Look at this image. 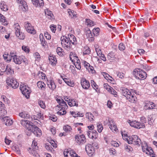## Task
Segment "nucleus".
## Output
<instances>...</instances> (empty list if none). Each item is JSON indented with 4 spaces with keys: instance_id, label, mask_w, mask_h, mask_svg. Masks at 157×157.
<instances>
[{
    "instance_id": "nucleus-1",
    "label": "nucleus",
    "mask_w": 157,
    "mask_h": 157,
    "mask_svg": "<svg viewBox=\"0 0 157 157\" xmlns=\"http://www.w3.org/2000/svg\"><path fill=\"white\" fill-rule=\"evenodd\" d=\"M21 125L29 131L32 132L35 136H40L42 135L40 129L33 124L30 121L26 120H22L21 121Z\"/></svg>"
},
{
    "instance_id": "nucleus-2",
    "label": "nucleus",
    "mask_w": 157,
    "mask_h": 157,
    "mask_svg": "<svg viewBox=\"0 0 157 157\" xmlns=\"http://www.w3.org/2000/svg\"><path fill=\"white\" fill-rule=\"evenodd\" d=\"M57 102L59 105H58L57 107H58V110L59 111L57 113L60 115H64L66 113V109H67L68 106L64 100L60 98L59 97L56 98Z\"/></svg>"
},
{
    "instance_id": "nucleus-3",
    "label": "nucleus",
    "mask_w": 157,
    "mask_h": 157,
    "mask_svg": "<svg viewBox=\"0 0 157 157\" xmlns=\"http://www.w3.org/2000/svg\"><path fill=\"white\" fill-rule=\"evenodd\" d=\"M121 90L122 94L125 96L129 101L131 102L134 103L136 102V98L133 95L128 89L124 87H121Z\"/></svg>"
},
{
    "instance_id": "nucleus-4",
    "label": "nucleus",
    "mask_w": 157,
    "mask_h": 157,
    "mask_svg": "<svg viewBox=\"0 0 157 157\" xmlns=\"http://www.w3.org/2000/svg\"><path fill=\"white\" fill-rule=\"evenodd\" d=\"M140 121L141 122H138L136 121H132L130 120L128 121V122L132 127L137 129L144 128L145 127L144 123L146 122V118L144 117H141L140 118Z\"/></svg>"
},
{
    "instance_id": "nucleus-5",
    "label": "nucleus",
    "mask_w": 157,
    "mask_h": 157,
    "mask_svg": "<svg viewBox=\"0 0 157 157\" xmlns=\"http://www.w3.org/2000/svg\"><path fill=\"white\" fill-rule=\"evenodd\" d=\"M129 139V140L128 142L129 144H132L139 146L141 144V140L137 135H132L130 137Z\"/></svg>"
},
{
    "instance_id": "nucleus-6",
    "label": "nucleus",
    "mask_w": 157,
    "mask_h": 157,
    "mask_svg": "<svg viewBox=\"0 0 157 157\" xmlns=\"http://www.w3.org/2000/svg\"><path fill=\"white\" fill-rule=\"evenodd\" d=\"M61 44L62 47L65 49L67 50L71 47V44L67 40V36H61L60 38Z\"/></svg>"
},
{
    "instance_id": "nucleus-7",
    "label": "nucleus",
    "mask_w": 157,
    "mask_h": 157,
    "mask_svg": "<svg viewBox=\"0 0 157 157\" xmlns=\"http://www.w3.org/2000/svg\"><path fill=\"white\" fill-rule=\"evenodd\" d=\"M7 84L13 89H16L19 86V83L17 79L13 78L8 77L6 80Z\"/></svg>"
},
{
    "instance_id": "nucleus-8",
    "label": "nucleus",
    "mask_w": 157,
    "mask_h": 157,
    "mask_svg": "<svg viewBox=\"0 0 157 157\" xmlns=\"http://www.w3.org/2000/svg\"><path fill=\"white\" fill-rule=\"evenodd\" d=\"M133 74L136 78L140 79H144L147 77L146 73L140 69H138L137 71H134Z\"/></svg>"
},
{
    "instance_id": "nucleus-9",
    "label": "nucleus",
    "mask_w": 157,
    "mask_h": 157,
    "mask_svg": "<svg viewBox=\"0 0 157 157\" xmlns=\"http://www.w3.org/2000/svg\"><path fill=\"white\" fill-rule=\"evenodd\" d=\"M75 141L79 145H82L86 142L85 136L83 134H77L75 135Z\"/></svg>"
},
{
    "instance_id": "nucleus-10",
    "label": "nucleus",
    "mask_w": 157,
    "mask_h": 157,
    "mask_svg": "<svg viewBox=\"0 0 157 157\" xmlns=\"http://www.w3.org/2000/svg\"><path fill=\"white\" fill-rule=\"evenodd\" d=\"M20 89L22 94L26 98L28 99L29 98L30 92V88L28 86L26 85L22 86L20 85Z\"/></svg>"
},
{
    "instance_id": "nucleus-11",
    "label": "nucleus",
    "mask_w": 157,
    "mask_h": 157,
    "mask_svg": "<svg viewBox=\"0 0 157 157\" xmlns=\"http://www.w3.org/2000/svg\"><path fill=\"white\" fill-rule=\"evenodd\" d=\"M63 154L65 157H80L73 150L70 149H68L66 151H64Z\"/></svg>"
},
{
    "instance_id": "nucleus-12",
    "label": "nucleus",
    "mask_w": 157,
    "mask_h": 157,
    "mask_svg": "<svg viewBox=\"0 0 157 157\" xmlns=\"http://www.w3.org/2000/svg\"><path fill=\"white\" fill-rule=\"evenodd\" d=\"M85 150L89 156H91L95 153V149L91 145L88 144L85 146Z\"/></svg>"
},
{
    "instance_id": "nucleus-13",
    "label": "nucleus",
    "mask_w": 157,
    "mask_h": 157,
    "mask_svg": "<svg viewBox=\"0 0 157 157\" xmlns=\"http://www.w3.org/2000/svg\"><path fill=\"white\" fill-rule=\"evenodd\" d=\"M26 59L23 56H16L13 58V61L16 64H20L21 63L22 61L25 63H26Z\"/></svg>"
},
{
    "instance_id": "nucleus-14",
    "label": "nucleus",
    "mask_w": 157,
    "mask_h": 157,
    "mask_svg": "<svg viewBox=\"0 0 157 157\" xmlns=\"http://www.w3.org/2000/svg\"><path fill=\"white\" fill-rule=\"evenodd\" d=\"M25 27L27 32L31 34H35L36 33V30L34 29L33 26L29 22H25Z\"/></svg>"
},
{
    "instance_id": "nucleus-15",
    "label": "nucleus",
    "mask_w": 157,
    "mask_h": 157,
    "mask_svg": "<svg viewBox=\"0 0 157 157\" xmlns=\"http://www.w3.org/2000/svg\"><path fill=\"white\" fill-rule=\"evenodd\" d=\"M15 34L16 36L20 39L24 40L25 38V36L24 33L20 32V27L18 25L15 28Z\"/></svg>"
},
{
    "instance_id": "nucleus-16",
    "label": "nucleus",
    "mask_w": 157,
    "mask_h": 157,
    "mask_svg": "<svg viewBox=\"0 0 157 157\" xmlns=\"http://www.w3.org/2000/svg\"><path fill=\"white\" fill-rule=\"evenodd\" d=\"M67 38L71 44L75 45L77 44L76 38L73 35L71 34H68Z\"/></svg>"
},
{
    "instance_id": "nucleus-17",
    "label": "nucleus",
    "mask_w": 157,
    "mask_h": 157,
    "mask_svg": "<svg viewBox=\"0 0 157 157\" xmlns=\"http://www.w3.org/2000/svg\"><path fill=\"white\" fill-rule=\"evenodd\" d=\"M81 84L82 87L85 89H88L90 86L89 82L86 79H83L81 80Z\"/></svg>"
},
{
    "instance_id": "nucleus-18",
    "label": "nucleus",
    "mask_w": 157,
    "mask_h": 157,
    "mask_svg": "<svg viewBox=\"0 0 157 157\" xmlns=\"http://www.w3.org/2000/svg\"><path fill=\"white\" fill-rule=\"evenodd\" d=\"M108 121L109 122V128L113 132H116L118 130V129L116 125L114 122V121L111 119H109Z\"/></svg>"
},
{
    "instance_id": "nucleus-19",
    "label": "nucleus",
    "mask_w": 157,
    "mask_h": 157,
    "mask_svg": "<svg viewBox=\"0 0 157 157\" xmlns=\"http://www.w3.org/2000/svg\"><path fill=\"white\" fill-rule=\"evenodd\" d=\"M0 118L1 120L3 121L6 120L5 122L6 125L7 126H10L13 123V121L11 119H9L8 117H3V116H0Z\"/></svg>"
},
{
    "instance_id": "nucleus-20",
    "label": "nucleus",
    "mask_w": 157,
    "mask_h": 157,
    "mask_svg": "<svg viewBox=\"0 0 157 157\" xmlns=\"http://www.w3.org/2000/svg\"><path fill=\"white\" fill-rule=\"evenodd\" d=\"M87 134L89 138H92V139H96L98 136V132L95 130L87 132Z\"/></svg>"
},
{
    "instance_id": "nucleus-21",
    "label": "nucleus",
    "mask_w": 157,
    "mask_h": 157,
    "mask_svg": "<svg viewBox=\"0 0 157 157\" xmlns=\"http://www.w3.org/2000/svg\"><path fill=\"white\" fill-rule=\"evenodd\" d=\"M49 63L53 66H56L57 60L55 56H50L49 57Z\"/></svg>"
},
{
    "instance_id": "nucleus-22",
    "label": "nucleus",
    "mask_w": 157,
    "mask_h": 157,
    "mask_svg": "<svg viewBox=\"0 0 157 157\" xmlns=\"http://www.w3.org/2000/svg\"><path fill=\"white\" fill-rule=\"evenodd\" d=\"M155 106V105L153 102L148 101L145 103L144 107L146 109H153Z\"/></svg>"
},
{
    "instance_id": "nucleus-23",
    "label": "nucleus",
    "mask_w": 157,
    "mask_h": 157,
    "mask_svg": "<svg viewBox=\"0 0 157 157\" xmlns=\"http://www.w3.org/2000/svg\"><path fill=\"white\" fill-rule=\"evenodd\" d=\"M69 56L70 59L73 63H75L76 61L79 60L78 57L76 56V54L72 52L70 53Z\"/></svg>"
},
{
    "instance_id": "nucleus-24",
    "label": "nucleus",
    "mask_w": 157,
    "mask_h": 157,
    "mask_svg": "<svg viewBox=\"0 0 157 157\" xmlns=\"http://www.w3.org/2000/svg\"><path fill=\"white\" fill-rule=\"evenodd\" d=\"M33 4L36 7L39 6L40 7L43 6L44 2L43 0H31Z\"/></svg>"
},
{
    "instance_id": "nucleus-25",
    "label": "nucleus",
    "mask_w": 157,
    "mask_h": 157,
    "mask_svg": "<svg viewBox=\"0 0 157 157\" xmlns=\"http://www.w3.org/2000/svg\"><path fill=\"white\" fill-rule=\"evenodd\" d=\"M38 87L42 91H44L45 89L46 85L44 83L41 81H39L37 83Z\"/></svg>"
},
{
    "instance_id": "nucleus-26",
    "label": "nucleus",
    "mask_w": 157,
    "mask_h": 157,
    "mask_svg": "<svg viewBox=\"0 0 157 157\" xmlns=\"http://www.w3.org/2000/svg\"><path fill=\"white\" fill-rule=\"evenodd\" d=\"M5 72L8 75H11L14 73V71L10 65H7L5 71Z\"/></svg>"
},
{
    "instance_id": "nucleus-27",
    "label": "nucleus",
    "mask_w": 157,
    "mask_h": 157,
    "mask_svg": "<svg viewBox=\"0 0 157 157\" xmlns=\"http://www.w3.org/2000/svg\"><path fill=\"white\" fill-rule=\"evenodd\" d=\"M48 85L49 88L52 90L55 89L56 87L54 81L52 80L48 81Z\"/></svg>"
},
{
    "instance_id": "nucleus-28",
    "label": "nucleus",
    "mask_w": 157,
    "mask_h": 157,
    "mask_svg": "<svg viewBox=\"0 0 157 157\" xmlns=\"http://www.w3.org/2000/svg\"><path fill=\"white\" fill-rule=\"evenodd\" d=\"M68 104L70 106H78V102L76 99H71L69 100Z\"/></svg>"
},
{
    "instance_id": "nucleus-29",
    "label": "nucleus",
    "mask_w": 157,
    "mask_h": 157,
    "mask_svg": "<svg viewBox=\"0 0 157 157\" xmlns=\"http://www.w3.org/2000/svg\"><path fill=\"white\" fill-rule=\"evenodd\" d=\"M0 8L1 10L4 11H6L8 10L7 6L4 1L1 2L0 4Z\"/></svg>"
},
{
    "instance_id": "nucleus-30",
    "label": "nucleus",
    "mask_w": 157,
    "mask_h": 157,
    "mask_svg": "<svg viewBox=\"0 0 157 157\" xmlns=\"http://www.w3.org/2000/svg\"><path fill=\"white\" fill-rule=\"evenodd\" d=\"M61 77L64 82L68 86L71 87H73L74 86V82L72 81H71L70 79L66 78H63L62 76H61Z\"/></svg>"
},
{
    "instance_id": "nucleus-31",
    "label": "nucleus",
    "mask_w": 157,
    "mask_h": 157,
    "mask_svg": "<svg viewBox=\"0 0 157 157\" xmlns=\"http://www.w3.org/2000/svg\"><path fill=\"white\" fill-rule=\"evenodd\" d=\"M19 116L22 118L29 119L30 118V116L29 113L25 112H22L19 114Z\"/></svg>"
},
{
    "instance_id": "nucleus-32",
    "label": "nucleus",
    "mask_w": 157,
    "mask_h": 157,
    "mask_svg": "<svg viewBox=\"0 0 157 157\" xmlns=\"http://www.w3.org/2000/svg\"><path fill=\"white\" fill-rule=\"evenodd\" d=\"M5 18V17L3 15L0 13V21L3 23V25H7L8 23Z\"/></svg>"
},
{
    "instance_id": "nucleus-33",
    "label": "nucleus",
    "mask_w": 157,
    "mask_h": 157,
    "mask_svg": "<svg viewBox=\"0 0 157 157\" xmlns=\"http://www.w3.org/2000/svg\"><path fill=\"white\" fill-rule=\"evenodd\" d=\"M17 2L18 4H20V6H22L23 8L25 10H26L27 8V4L26 2L23 0H17Z\"/></svg>"
},
{
    "instance_id": "nucleus-34",
    "label": "nucleus",
    "mask_w": 157,
    "mask_h": 157,
    "mask_svg": "<svg viewBox=\"0 0 157 157\" xmlns=\"http://www.w3.org/2000/svg\"><path fill=\"white\" fill-rule=\"evenodd\" d=\"M103 75L106 79L109 80L110 82L114 81V79L107 73H104Z\"/></svg>"
},
{
    "instance_id": "nucleus-35",
    "label": "nucleus",
    "mask_w": 157,
    "mask_h": 157,
    "mask_svg": "<svg viewBox=\"0 0 157 157\" xmlns=\"http://www.w3.org/2000/svg\"><path fill=\"white\" fill-rule=\"evenodd\" d=\"M107 58L109 59H113L115 58L114 53L112 51L108 54Z\"/></svg>"
},
{
    "instance_id": "nucleus-36",
    "label": "nucleus",
    "mask_w": 157,
    "mask_h": 157,
    "mask_svg": "<svg viewBox=\"0 0 157 157\" xmlns=\"http://www.w3.org/2000/svg\"><path fill=\"white\" fill-rule=\"evenodd\" d=\"M95 50L98 56H100V54L101 53V50L99 48V46L98 45L96 44L94 45Z\"/></svg>"
},
{
    "instance_id": "nucleus-37",
    "label": "nucleus",
    "mask_w": 157,
    "mask_h": 157,
    "mask_svg": "<svg viewBox=\"0 0 157 157\" xmlns=\"http://www.w3.org/2000/svg\"><path fill=\"white\" fill-rule=\"evenodd\" d=\"M121 134H122V138L123 140L126 141L128 143V142H129V139L130 138V137H131V136H128L126 134L123 133V132H121Z\"/></svg>"
},
{
    "instance_id": "nucleus-38",
    "label": "nucleus",
    "mask_w": 157,
    "mask_h": 157,
    "mask_svg": "<svg viewBox=\"0 0 157 157\" xmlns=\"http://www.w3.org/2000/svg\"><path fill=\"white\" fill-rule=\"evenodd\" d=\"M86 117L88 118L89 120L91 121H93V117H94L93 115L90 113H86Z\"/></svg>"
},
{
    "instance_id": "nucleus-39",
    "label": "nucleus",
    "mask_w": 157,
    "mask_h": 157,
    "mask_svg": "<svg viewBox=\"0 0 157 157\" xmlns=\"http://www.w3.org/2000/svg\"><path fill=\"white\" fill-rule=\"evenodd\" d=\"M63 129L66 132L69 133L71 131L72 128L70 126L66 125L63 127Z\"/></svg>"
},
{
    "instance_id": "nucleus-40",
    "label": "nucleus",
    "mask_w": 157,
    "mask_h": 157,
    "mask_svg": "<svg viewBox=\"0 0 157 157\" xmlns=\"http://www.w3.org/2000/svg\"><path fill=\"white\" fill-rule=\"evenodd\" d=\"M75 65V67L78 69L80 70L81 69V65L80 60L76 61L73 63Z\"/></svg>"
},
{
    "instance_id": "nucleus-41",
    "label": "nucleus",
    "mask_w": 157,
    "mask_h": 157,
    "mask_svg": "<svg viewBox=\"0 0 157 157\" xmlns=\"http://www.w3.org/2000/svg\"><path fill=\"white\" fill-rule=\"evenodd\" d=\"M7 113V112L5 109H4V107H0V115L1 116H4Z\"/></svg>"
},
{
    "instance_id": "nucleus-42",
    "label": "nucleus",
    "mask_w": 157,
    "mask_h": 157,
    "mask_svg": "<svg viewBox=\"0 0 157 157\" xmlns=\"http://www.w3.org/2000/svg\"><path fill=\"white\" fill-rule=\"evenodd\" d=\"M86 23L87 25H89L90 26H92L94 25V22L88 19H86Z\"/></svg>"
},
{
    "instance_id": "nucleus-43",
    "label": "nucleus",
    "mask_w": 157,
    "mask_h": 157,
    "mask_svg": "<svg viewBox=\"0 0 157 157\" xmlns=\"http://www.w3.org/2000/svg\"><path fill=\"white\" fill-rule=\"evenodd\" d=\"M56 52L58 55L62 56L63 55V50L60 47H58L56 49Z\"/></svg>"
},
{
    "instance_id": "nucleus-44",
    "label": "nucleus",
    "mask_w": 157,
    "mask_h": 157,
    "mask_svg": "<svg viewBox=\"0 0 157 157\" xmlns=\"http://www.w3.org/2000/svg\"><path fill=\"white\" fill-rule=\"evenodd\" d=\"M87 70L88 71L89 73L92 74H94L95 72V71L94 70V67L91 65L89 66V67Z\"/></svg>"
},
{
    "instance_id": "nucleus-45",
    "label": "nucleus",
    "mask_w": 157,
    "mask_h": 157,
    "mask_svg": "<svg viewBox=\"0 0 157 157\" xmlns=\"http://www.w3.org/2000/svg\"><path fill=\"white\" fill-rule=\"evenodd\" d=\"M39 105L41 108L44 109L46 108V106L44 102L42 100H39L38 101Z\"/></svg>"
},
{
    "instance_id": "nucleus-46",
    "label": "nucleus",
    "mask_w": 157,
    "mask_h": 157,
    "mask_svg": "<svg viewBox=\"0 0 157 157\" xmlns=\"http://www.w3.org/2000/svg\"><path fill=\"white\" fill-rule=\"evenodd\" d=\"M40 40L41 41V44L44 47L46 45V42L45 41V39L43 38V36L42 35V37L41 38L40 35Z\"/></svg>"
},
{
    "instance_id": "nucleus-47",
    "label": "nucleus",
    "mask_w": 157,
    "mask_h": 157,
    "mask_svg": "<svg viewBox=\"0 0 157 157\" xmlns=\"http://www.w3.org/2000/svg\"><path fill=\"white\" fill-rule=\"evenodd\" d=\"M91 84L93 87L97 91L96 89H98V86L97 85L96 83L94 80H91Z\"/></svg>"
},
{
    "instance_id": "nucleus-48",
    "label": "nucleus",
    "mask_w": 157,
    "mask_h": 157,
    "mask_svg": "<svg viewBox=\"0 0 157 157\" xmlns=\"http://www.w3.org/2000/svg\"><path fill=\"white\" fill-rule=\"evenodd\" d=\"M104 87L105 89L109 92L111 90L112 87L110 86L108 84L104 83Z\"/></svg>"
},
{
    "instance_id": "nucleus-49",
    "label": "nucleus",
    "mask_w": 157,
    "mask_h": 157,
    "mask_svg": "<svg viewBox=\"0 0 157 157\" xmlns=\"http://www.w3.org/2000/svg\"><path fill=\"white\" fill-rule=\"evenodd\" d=\"M90 49L88 47L85 48L83 52L84 55H87L90 53Z\"/></svg>"
},
{
    "instance_id": "nucleus-50",
    "label": "nucleus",
    "mask_w": 157,
    "mask_h": 157,
    "mask_svg": "<svg viewBox=\"0 0 157 157\" xmlns=\"http://www.w3.org/2000/svg\"><path fill=\"white\" fill-rule=\"evenodd\" d=\"M100 29L99 28H97L96 29H94L93 30V33L95 35L97 36L99 34Z\"/></svg>"
},
{
    "instance_id": "nucleus-51",
    "label": "nucleus",
    "mask_w": 157,
    "mask_h": 157,
    "mask_svg": "<svg viewBox=\"0 0 157 157\" xmlns=\"http://www.w3.org/2000/svg\"><path fill=\"white\" fill-rule=\"evenodd\" d=\"M124 147L126 151L129 152L132 150V148L129 145L126 144L125 145Z\"/></svg>"
},
{
    "instance_id": "nucleus-52",
    "label": "nucleus",
    "mask_w": 157,
    "mask_h": 157,
    "mask_svg": "<svg viewBox=\"0 0 157 157\" xmlns=\"http://www.w3.org/2000/svg\"><path fill=\"white\" fill-rule=\"evenodd\" d=\"M119 49L120 51H123L125 48V46L123 43H121L119 45Z\"/></svg>"
},
{
    "instance_id": "nucleus-53",
    "label": "nucleus",
    "mask_w": 157,
    "mask_h": 157,
    "mask_svg": "<svg viewBox=\"0 0 157 157\" xmlns=\"http://www.w3.org/2000/svg\"><path fill=\"white\" fill-rule=\"evenodd\" d=\"M146 150L147 151V152H146L147 154H149V153L151 156L152 157H155V156H154L155 154L152 153L153 150H151V148L150 149V151L149 150L148 148H146Z\"/></svg>"
},
{
    "instance_id": "nucleus-54",
    "label": "nucleus",
    "mask_w": 157,
    "mask_h": 157,
    "mask_svg": "<svg viewBox=\"0 0 157 157\" xmlns=\"http://www.w3.org/2000/svg\"><path fill=\"white\" fill-rule=\"evenodd\" d=\"M45 12L46 15L50 16V18L52 17V16H53L52 12L51 11L47 10V11H45Z\"/></svg>"
},
{
    "instance_id": "nucleus-55",
    "label": "nucleus",
    "mask_w": 157,
    "mask_h": 157,
    "mask_svg": "<svg viewBox=\"0 0 157 157\" xmlns=\"http://www.w3.org/2000/svg\"><path fill=\"white\" fill-rule=\"evenodd\" d=\"M98 127V130L99 132H101L102 130L103 129V127L101 124H100L98 123L97 124Z\"/></svg>"
},
{
    "instance_id": "nucleus-56",
    "label": "nucleus",
    "mask_w": 157,
    "mask_h": 157,
    "mask_svg": "<svg viewBox=\"0 0 157 157\" xmlns=\"http://www.w3.org/2000/svg\"><path fill=\"white\" fill-rule=\"evenodd\" d=\"M111 144L114 147H118L119 146V144L116 141L112 140L111 141Z\"/></svg>"
},
{
    "instance_id": "nucleus-57",
    "label": "nucleus",
    "mask_w": 157,
    "mask_h": 157,
    "mask_svg": "<svg viewBox=\"0 0 157 157\" xmlns=\"http://www.w3.org/2000/svg\"><path fill=\"white\" fill-rule=\"evenodd\" d=\"M68 11V13L69 14V15H70L71 18L73 17H74L75 16L76 14L74 13V11H72L71 10L69 9Z\"/></svg>"
},
{
    "instance_id": "nucleus-58",
    "label": "nucleus",
    "mask_w": 157,
    "mask_h": 157,
    "mask_svg": "<svg viewBox=\"0 0 157 157\" xmlns=\"http://www.w3.org/2000/svg\"><path fill=\"white\" fill-rule=\"evenodd\" d=\"M86 35L87 37H88V38L89 37H90L91 36H93L91 31H90L89 29L87 30V31H86Z\"/></svg>"
},
{
    "instance_id": "nucleus-59",
    "label": "nucleus",
    "mask_w": 157,
    "mask_h": 157,
    "mask_svg": "<svg viewBox=\"0 0 157 157\" xmlns=\"http://www.w3.org/2000/svg\"><path fill=\"white\" fill-rule=\"evenodd\" d=\"M82 63L86 69H87L89 66L90 65L89 63L85 61H83L82 62Z\"/></svg>"
},
{
    "instance_id": "nucleus-60",
    "label": "nucleus",
    "mask_w": 157,
    "mask_h": 157,
    "mask_svg": "<svg viewBox=\"0 0 157 157\" xmlns=\"http://www.w3.org/2000/svg\"><path fill=\"white\" fill-rule=\"evenodd\" d=\"M22 49L25 52L28 53L29 52V50L26 46H23L22 47Z\"/></svg>"
},
{
    "instance_id": "nucleus-61",
    "label": "nucleus",
    "mask_w": 157,
    "mask_h": 157,
    "mask_svg": "<svg viewBox=\"0 0 157 157\" xmlns=\"http://www.w3.org/2000/svg\"><path fill=\"white\" fill-rule=\"evenodd\" d=\"M111 90L110 91V92L111 94H113L115 97H116L117 95V93L116 91L113 89L112 88V89H111Z\"/></svg>"
},
{
    "instance_id": "nucleus-62",
    "label": "nucleus",
    "mask_w": 157,
    "mask_h": 157,
    "mask_svg": "<svg viewBox=\"0 0 157 157\" xmlns=\"http://www.w3.org/2000/svg\"><path fill=\"white\" fill-rule=\"evenodd\" d=\"M50 28L51 31L53 33H55L56 30V27L54 25H51L50 27Z\"/></svg>"
},
{
    "instance_id": "nucleus-63",
    "label": "nucleus",
    "mask_w": 157,
    "mask_h": 157,
    "mask_svg": "<svg viewBox=\"0 0 157 157\" xmlns=\"http://www.w3.org/2000/svg\"><path fill=\"white\" fill-rule=\"evenodd\" d=\"M99 56L101 58V59L103 61H106V59L104 55L102 54V53L100 54V56Z\"/></svg>"
},
{
    "instance_id": "nucleus-64",
    "label": "nucleus",
    "mask_w": 157,
    "mask_h": 157,
    "mask_svg": "<svg viewBox=\"0 0 157 157\" xmlns=\"http://www.w3.org/2000/svg\"><path fill=\"white\" fill-rule=\"evenodd\" d=\"M78 116L83 117V115L82 113H80L79 112H78L77 113H75L74 115V117H76Z\"/></svg>"
}]
</instances>
